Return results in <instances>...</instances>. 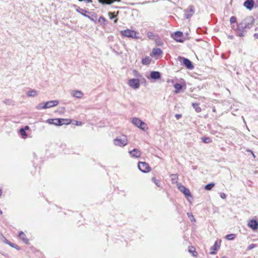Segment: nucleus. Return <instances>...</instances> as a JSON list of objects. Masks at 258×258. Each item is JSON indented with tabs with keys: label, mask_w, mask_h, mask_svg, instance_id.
Returning a JSON list of instances; mask_svg holds the SVG:
<instances>
[{
	"label": "nucleus",
	"mask_w": 258,
	"mask_h": 258,
	"mask_svg": "<svg viewBox=\"0 0 258 258\" xmlns=\"http://www.w3.org/2000/svg\"><path fill=\"white\" fill-rule=\"evenodd\" d=\"M134 72H135V73L136 74H137V72L136 71H135Z\"/></svg>",
	"instance_id": "obj_55"
},
{
	"label": "nucleus",
	"mask_w": 258,
	"mask_h": 258,
	"mask_svg": "<svg viewBox=\"0 0 258 258\" xmlns=\"http://www.w3.org/2000/svg\"><path fill=\"white\" fill-rule=\"evenodd\" d=\"M231 23H234L236 21V18L235 17H231L230 19Z\"/></svg>",
	"instance_id": "obj_37"
},
{
	"label": "nucleus",
	"mask_w": 258,
	"mask_h": 258,
	"mask_svg": "<svg viewBox=\"0 0 258 258\" xmlns=\"http://www.w3.org/2000/svg\"><path fill=\"white\" fill-rule=\"evenodd\" d=\"M195 13V8L193 6H189L184 11V16L186 19H188L191 17Z\"/></svg>",
	"instance_id": "obj_6"
},
{
	"label": "nucleus",
	"mask_w": 258,
	"mask_h": 258,
	"mask_svg": "<svg viewBox=\"0 0 258 258\" xmlns=\"http://www.w3.org/2000/svg\"><path fill=\"white\" fill-rule=\"evenodd\" d=\"M55 119H49L47 120V122L49 124H53L54 121H55Z\"/></svg>",
	"instance_id": "obj_38"
},
{
	"label": "nucleus",
	"mask_w": 258,
	"mask_h": 258,
	"mask_svg": "<svg viewBox=\"0 0 258 258\" xmlns=\"http://www.w3.org/2000/svg\"><path fill=\"white\" fill-rule=\"evenodd\" d=\"M187 215L191 221H195V219L194 218V216L191 213H188Z\"/></svg>",
	"instance_id": "obj_35"
},
{
	"label": "nucleus",
	"mask_w": 258,
	"mask_h": 258,
	"mask_svg": "<svg viewBox=\"0 0 258 258\" xmlns=\"http://www.w3.org/2000/svg\"><path fill=\"white\" fill-rule=\"evenodd\" d=\"M29 127L28 125H26L24 129H25L26 131V130H29Z\"/></svg>",
	"instance_id": "obj_47"
},
{
	"label": "nucleus",
	"mask_w": 258,
	"mask_h": 258,
	"mask_svg": "<svg viewBox=\"0 0 258 258\" xmlns=\"http://www.w3.org/2000/svg\"><path fill=\"white\" fill-rule=\"evenodd\" d=\"M117 19H115V20H114V23H116V22H117Z\"/></svg>",
	"instance_id": "obj_51"
},
{
	"label": "nucleus",
	"mask_w": 258,
	"mask_h": 258,
	"mask_svg": "<svg viewBox=\"0 0 258 258\" xmlns=\"http://www.w3.org/2000/svg\"><path fill=\"white\" fill-rule=\"evenodd\" d=\"M174 87L175 89V93H178L180 91V90L182 89V86L181 84L176 83L174 85Z\"/></svg>",
	"instance_id": "obj_23"
},
{
	"label": "nucleus",
	"mask_w": 258,
	"mask_h": 258,
	"mask_svg": "<svg viewBox=\"0 0 258 258\" xmlns=\"http://www.w3.org/2000/svg\"><path fill=\"white\" fill-rule=\"evenodd\" d=\"M115 1L120 2V0H98V2L103 5H111Z\"/></svg>",
	"instance_id": "obj_20"
},
{
	"label": "nucleus",
	"mask_w": 258,
	"mask_h": 258,
	"mask_svg": "<svg viewBox=\"0 0 258 258\" xmlns=\"http://www.w3.org/2000/svg\"><path fill=\"white\" fill-rule=\"evenodd\" d=\"M76 124L77 125H82V122H80V121H76Z\"/></svg>",
	"instance_id": "obj_44"
},
{
	"label": "nucleus",
	"mask_w": 258,
	"mask_h": 258,
	"mask_svg": "<svg viewBox=\"0 0 258 258\" xmlns=\"http://www.w3.org/2000/svg\"><path fill=\"white\" fill-rule=\"evenodd\" d=\"M8 244L9 245H10V246H11L12 247H15L16 248H17L18 249L17 247H18V246L17 245H15L14 244L12 243V242H10V243H8Z\"/></svg>",
	"instance_id": "obj_41"
},
{
	"label": "nucleus",
	"mask_w": 258,
	"mask_h": 258,
	"mask_svg": "<svg viewBox=\"0 0 258 258\" xmlns=\"http://www.w3.org/2000/svg\"><path fill=\"white\" fill-rule=\"evenodd\" d=\"M128 85L134 89H138L140 87V81L138 79H132L129 80Z\"/></svg>",
	"instance_id": "obj_7"
},
{
	"label": "nucleus",
	"mask_w": 258,
	"mask_h": 258,
	"mask_svg": "<svg viewBox=\"0 0 258 258\" xmlns=\"http://www.w3.org/2000/svg\"><path fill=\"white\" fill-rule=\"evenodd\" d=\"M120 34L125 37H131L132 38H136V32L133 30H131L130 29H126L123 31H120Z\"/></svg>",
	"instance_id": "obj_5"
},
{
	"label": "nucleus",
	"mask_w": 258,
	"mask_h": 258,
	"mask_svg": "<svg viewBox=\"0 0 258 258\" xmlns=\"http://www.w3.org/2000/svg\"><path fill=\"white\" fill-rule=\"evenodd\" d=\"M77 11L78 12H79V13H80L81 15H83L84 16L88 18V19H89L90 20H93V19L91 18V17H90L89 16H88L87 15L85 14V13H87V11H86V10H84L83 9H80V10H77Z\"/></svg>",
	"instance_id": "obj_22"
},
{
	"label": "nucleus",
	"mask_w": 258,
	"mask_h": 258,
	"mask_svg": "<svg viewBox=\"0 0 258 258\" xmlns=\"http://www.w3.org/2000/svg\"><path fill=\"white\" fill-rule=\"evenodd\" d=\"M213 112H215V111H216V109H215V108H213Z\"/></svg>",
	"instance_id": "obj_50"
},
{
	"label": "nucleus",
	"mask_w": 258,
	"mask_h": 258,
	"mask_svg": "<svg viewBox=\"0 0 258 258\" xmlns=\"http://www.w3.org/2000/svg\"><path fill=\"white\" fill-rule=\"evenodd\" d=\"M192 106L195 108L197 112H200L202 111L201 108L199 106V104L196 103H192Z\"/></svg>",
	"instance_id": "obj_26"
},
{
	"label": "nucleus",
	"mask_w": 258,
	"mask_h": 258,
	"mask_svg": "<svg viewBox=\"0 0 258 258\" xmlns=\"http://www.w3.org/2000/svg\"><path fill=\"white\" fill-rule=\"evenodd\" d=\"M150 76L151 78L153 79H158L161 77L160 73L155 71L152 72L150 74Z\"/></svg>",
	"instance_id": "obj_19"
},
{
	"label": "nucleus",
	"mask_w": 258,
	"mask_h": 258,
	"mask_svg": "<svg viewBox=\"0 0 258 258\" xmlns=\"http://www.w3.org/2000/svg\"><path fill=\"white\" fill-rule=\"evenodd\" d=\"M5 242H6V243L8 244V243H10V242H9L8 240H7L6 239H5Z\"/></svg>",
	"instance_id": "obj_48"
},
{
	"label": "nucleus",
	"mask_w": 258,
	"mask_h": 258,
	"mask_svg": "<svg viewBox=\"0 0 258 258\" xmlns=\"http://www.w3.org/2000/svg\"><path fill=\"white\" fill-rule=\"evenodd\" d=\"M101 20L103 21H105V19L103 17H100L99 19V21H101Z\"/></svg>",
	"instance_id": "obj_45"
},
{
	"label": "nucleus",
	"mask_w": 258,
	"mask_h": 258,
	"mask_svg": "<svg viewBox=\"0 0 258 258\" xmlns=\"http://www.w3.org/2000/svg\"><path fill=\"white\" fill-rule=\"evenodd\" d=\"M183 63L184 66L188 69H191L194 68V66L191 64V62L187 58H183Z\"/></svg>",
	"instance_id": "obj_17"
},
{
	"label": "nucleus",
	"mask_w": 258,
	"mask_h": 258,
	"mask_svg": "<svg viewBox=\"0 0 258 258\" xmlns=\"http://www.w3.org/2000/svg\"><path fill=\"white\" fill-rule=\"evenodd\" d=\"M235 238V235L234 234H229L226 236V238L229 240H233Z\"/></svg>",
	"instance_id": "obj_30"
},
{
	"label": "nucleus",
	"mask_w": 258,
	"mask_h": 258,
	"mask_svg": "<svg viewBox=\"0 0 258 258\" xmlns=\"http://www.w3.org/2000/svg\"><path fill=\"white\" fill-rule=\"evenodd\" d=\"M44 103L46 106V108L47 109L57 106L59 102L57 100H51Z\"/></svg>",
	"instance_id": "obj_12"
},
{
	"label": "nucleus",
	"mask_w": 258,
	"mask_h": 258,
	"mask_svg": "<svg viewBox=\"0 0 258 258\" xmlns=\"http://www.w3.org/2000/svg\"><path fill=\"white\" fill-rule=\"evenodd\" d=\"M57 123H55L56 125H61L62 124H69L71 123L72 120L70 119L56 118L55 120Z\"/></svg>",
	"instance_id": "obj_8"
},
{
	"label": "nucleus",
	"mask_w": 258,
	"mask_h": 258,
	"mask_svg": "<svg viewBox=\"0 0 258 258\" xmlns=\"http://www.w3.org/2000/svg\"><path fill=\"white\" fill-rule=\"evenodd\" d=\"M210 253H211V254H215V253H216V252H214V251H211V252H210Z\"/></svg>",
	"instance_id": "obj_49"
},
{
	"label": "nucleus",
	"mask_w": 258,
	"mask_h": 258,
	"mask_svg": "<svg viewBox=\"0 0 258 258\" xmlns=\"http://www.w3.org/2000/svg\"><path fill=\"white\" fill-rule=\"evenodd\" d=\"M147 36L149 39H151V40H153L154 38V35L151 32H148L147 33Z\"/></svg>",
	"instance_id": "obj_32"
},
{
	"label": "nucleus",
	"mask_w": 258,
	"mask_h": 258,
	"mask_svg": "<svg viewBox=\"0 0 258 258\" xmlns=\"http://www.w3.org/2000/svg\"><path fill=\"white\" fill-rule=\"evenodd\" d=\"M138 166L139 169L144 173L149 172L151 170L149 164L145 162H139Z\"/></svg>",
	"instance_id": "obj_4"
},
{
	"label": "nucleus",
	"mask_w": 258,
	"mask_h": 258,
	"mask_svg": "<svg viewBox=\"0 0 258 258\" xmlns=\"http://www.w3.org/2000/svg\"><path fill=\"white\" fill-rule=\"evenodd\" d=\"M254 23V19L252 17L247 18L242 22L238 24L237 33L238 36L243 37L244 36V30L246 29H250L252 27Z\"/></svg>",
	"instance_id": "obj_1"
},
{
	"label": "nucleus",
	"mask_w": 258,
	"mask_h": 258,
	"mask_svg": "<svg viewBox=\"0 0 258 258\" xmlns=\"http://www.w3.org/2000/svg\"><path fill=\"white\" fill-rule=\"evenodd\" d=\"M254 37L256 39H258V34L255 33L253 35Z\"/></svg>",
	"instance_id": "obj_46"
},
{
	"label": "nucleus",
	"mask_w": 258,
	"mask_h": 258,
	"mask_svg": "<svg viewBox=\"0 0 258 258\" xmlns=\"http://www.w3.org/2000/svg\"><path fill=\"white\" fill-rule=\"evenodd\" d=\"M175 117L177 119H178L181 117V115L179 114H176Z\"/></svg>",
	"instance_id": "obj_43"
},
{
	"label": "nucleus",
	"mask_w": 258,
	"mask_h": 258,
	"mask_svg": "<svg viewBox=\"0 0 258 258\" xmlns=\"http://www.w3.org/2000/svg\"><path fill=\"white\" fill-rule=\"evenodd\" d=\"M19 236L20 238L24 242L28 243V239L26 238V235L23 232L21 231L20 232Z\"/></svg>",
	"instance_id": "obj_21"
},
{
	"label": "nucleus",
	"mask_w": 258,
	"mask_h": 258,
	"mask_svg": "<svg viewBox=\"0 0 258 258\" xmlns=\"http://www.w3.org/2000/svg\"><path fill=\"white\" fill-rule=\"evenodd\" d=\"M215 185V184L214 183H210L208 184H207L205 186V188L206 190H211Z\"/></svg>",
	"instance_id": "obj_29"
},
{
	"label": "nucleus",
	"mask_w": 258,
	"mask_h": 258,
	"mask_svg": "<svg viewBox=\"0 0 258 258\" xmlns=\"http://www.w3.org/2000/svg\"><path fill=\"white\" fill-rule=\"evenodd\" d=\"M183 34L180 31H177L174 33V39L177 42H182L183 40L182 39Z\"/></svg>",
	"instance_id": "obj_14"
},
{
	"label": "nucleus",
	"mask_w": 258,
	"mask_h": 258,
	"mask_svg": "<svg viewBox=\"0 0 258 258\" xmlns=\"http://www.w3.org/2000/svg\"><path fill=\"white\" fill-rule=\"evenodd\" d=\"M188 251L190 253H191L193 256H196L197 254V252L195 251V248L194 247H191V248L188 249Z\"/></svg>",
	"instance_id": "obj_34"
},
{
	"label": "nucleus",
	"mask_w": 258,
	"mask_h": 258,
	"mask_svg": "<svg viewBox=\"0 0 258 258\" xmlns=\"http://www.w3.org/2000/svg\"><path fill=\"white\" fill-rule=\"evenodd\" d=\"M253 0H246L243 4V6L248 10H251L253 7Z\"/></svg>",
	"instance_id": "obj_15"
},
{
	"label": "nucleus",
	"mask_w": 258,
	"mask_h": 258,
	"mask_svg": "<svg viewBox=\"0 0 258 258\" xmlns=\"http://www.w3.org/2000/svg\"><path fill=\"white\" fill-rule=\"evenodd\" d=\"M221 244V240H217L213 246L211 248L214 250H217Z\"/></svg>",
	"instance_id": "obj_24"
},
{
	"label": "nucleus",
	"mask_w": 258,
	"mask_h": 258,
	"mask_svg": "<svg viewBox=\"0 0 258 258\" xmlns=\"http://www.w3.org/2000/svg\"><path fill=\"white\" fill-rule=\"evenodd\" d=\"M247 151H248V152H251V153H252L251 151H250V150H247Z\"/></svg>",
	"instance_id": "obj_54"
},
{
	"label": "nucleus",
	"mask_w": 258,
	"mask_h": 258,
	"mask_svg": "<svg viewBox=\"0 0 258 258\" xmlns=\"http://www.w3.org/2000/svg\"><path fill=\"white\" fill-rule=\"evenodd\" d=\"M36 108L37 110H41V109H46L45 103L44 102V103H41L38 104L36 106Z\"/></svg>",
	"instance_id": "obj_27"
},
{
	"label": "nucleus",
	"mask_w": 258,
	"mask_h": 258,
	"mask_svg": "<svg viewBox=\"0 0 258 258\" xmlns=\"http://www.w3.org/2000/svg\"><path fill=\"white\" fill-rule=\"evenodd\" d=\"M132 122L135 126L143 131H145V129L147 128V124L145 122L142 121L141 119H140L138 118H133Z\"/></svg>",
	"instance_id": "obj_2"
},
{
	"label": "nucleus",
	"mask_w": 258,
	"mask_h": 258,
	"mask_svg": "<svg viewBox=\"0 0 258 258\" xmlns=\"http://www.w3.org/2000/svg\"><path fill=\"white\" fill-rule=\"evenodd\" d=\"M113 143L115 146L124 147L127 143V138L125 136H122L121 137L117 138L113 140Z\"/></svg>",
	"instance_id": "obj_3"
},
{
	"label": "nucleus",
	"mask_w": 258,
	"mask_h": 258,
	"mask_svg": "<svg viewBox=\"0 0 258 258\" xmlns=\"http://www.w3.org/2000/svg\"><path fill=\"white\" fill-rule=\"evenodd\" d=\"M55 123H57V121H54L53 124H55Z\"/></svg>",
	"instance_id": "obj_52"
},
{
	"label": "nucleus",
	"mask_w": 258,
	"mask_h": 258,
	"mask_svg": "<svg viewBox=\"0 0 258 258\" xmlns=\"http://www.w3.org/2000/svg\"><path fill=\"white\" fill-rule=\"evenodd\" d=\"M38 92L36 90H30L26 92L27 97H35L37 96Z\"/></svg>",
	"instance_id": "obj_16"
},
{
	"label": "nucleus",
	"mask_w": 258,
	"mask_h": 258,
	"mask_svg": "<svg viewBox=\"0 0 258 258\" xmlns=\"http://www.w3.org/2000/svg\"><path fill=\"white\" fill-rule=\"evenodd\" d=\"M247 226L253 230H255L258 228V222L255 220H250L248 223Z\"/></svg>",
	"instance_id": "obj_10"
},
{
	"label": "nucleus",
	"mask_w": 258,
	"mask_h": 258,
	"mask_svg": "<svg viewBox=\"0 0 258 258\" xmlns=\"http://www.w3.org/2000/svg\"><path fill=\"white\" fill-rule=\"evenodd\" d=\"M255 247V244H251L250 245H249L247 248V249L248 250H250L252 248H253L254 247Z\"/></svg>",
	"instance_id": "obj_39"
},
{
	"label": "nucleus",
	"mask_w": 258,
	"mask_h": 258,
	"mask_svg": "<svg viewBox=\"0 0 258 258\" xmlns=\"http://www.w3.org/2000/svg\"><path fill=\"white\" fill-rule=\"evenodd\" d=\"M152 180L155 183V184L158 187L160 186V182L159 180H157L155 177L152 178Z\"/></svg>",
	"instance_id": "obj_33"
},
{
	"label": "nucleus",
	"mask_w": 258,
	"mask_h": 258,
	"mask_svg": "<svg viewBox=\"0 0 258 258\" xmlns=\"http://www.w3.org/2000/svg\"><path fill=\"white\" fill-rule=\"evenodd\" d=\"M108 15L109 16L110 19H112L116 17V16L114 15V14L113 13H111V12H109Z\"/></svg>",
	"instance_id": "obj_36"
},
{
	"label": "nucleus",
	"mask_w": 258,
	"mask_h": 258,
	"mask_svg": "<svg viewBox=\"0 0 258 258\" xmlns=\"http://www.w3.org/2000/svg\"><path fill=\"white\" fill-rule=\"evenodd\" d=\"M128 153L131 155V157L136 158L140 157L141 155V152L137 149H134L133 150L129 151Z\"/></svg>",
	"instance_id": "obj_13"
},
{
	"label": "nucleus",
	"mask_w": 258,
	"mask_h": 258,
	"mask_svg": "<svg viewBox=\"0 0 258 258\" xmlns=\"http://www.w3.org/2000/svg\"><path fill=\"white\" fill-rule=\"evenodd\" d=\"M2 212L0 210V214H2Z\"/></svg>",
	"instance_id": "obj_56"
},
{
	"label": "nucleus",
	"mask_w": 258,
	"mask_h": 258,
	"mask_svg": "<svg viewBox=\"0 0 258 258\" xmlns=\"http://www.w3.org/2000/svg\"><path fill=\"white\" fill-rule=\"evenodd\" d=\"M171 179L173 181H174V180H176V178H177V177H176V175H174V174H172L171 175Z\"/></svg>",
	"instance_id": "obj_42"
},
{
	"label": "nucleus",
	"mask_w": 258,
	"mask_h": 258,
	"mask_svg": "<svg viewBox=\"0 0 258 258\" xmlns=\"http://www.w3.org/2000/svg\"><path fill=\"white\" fill-rule=\"evenodd\" d=\"M220 197H221L222 199H225V198H226V195H225L224 193H223V192H221V193H220Z\"/></svg>",
	"instance_id": "obj_40"
},
{
	"label": "nucleus",
	"mask_w": 258,
	"mask_h": 258,
	"mask_svg": "<svg viewBox=\"0 0 258 258\" xmlns=\"http://www.w3.org/2000/svg\"><path fill=\"white\" fill-rule=\"evenodd\" d=\"M151 61V58L148 56L142 59V63L145 65L149 64Z\"/></svg>",
	"instance_id": "obj_25"
},
{
	"label": "nucleus",
	"mask_w": 258,
	"mask_h": 258,
	"mask_svg": "<svg viewBox=\"0 0 258 258\" xmlns=\"http://www.w3.org/2000/svg\"><path fill=\"white\" fill-rule=\"evenodd\" d=\"M71 95L73 97L81 98L83 96L84 93L81 91L73 90L71 92Z\"/></svg>",
	"instance_id": "obj_11"
},
{
	"label": "nucleus",
	"mask_w": 258,
	"mask_h": 258,
	"mask_svg": "<svg viewBox=\"0 0 258 258\" xmlns=\"http://www.w3.org/2000/svg\"><path fill=\"white\" fill-rule=\"evenodd\" d=\"M178 189L182 192L185 197L187 198L188 197H191V195L189 190L186 188L184 186L181 185V184H178Z\"/></svg>",
	"instance_id": "obj_9"
},
{
	"label": "nucleus",
	"mask_w": 258,
	"mask_h": 258,
	"mask_svg": "<svg viewBox=\"0 0 258 258\" xmlns=\"http://www.w3.org/2000/svg\"><path fill=\"white\" fill-rule=\"evenodd\" d=\"M179 58V59H182V58L181 57H179V58Z\"/></svg>",
	"instance_id": "obj_53"
},
{
	"label": "nucleus",
	"mask_w": 258,
	"mask_h": 258,
	"mask_svg": "<svg viewBox=\"0 0 258 258\" xmlns=\"http://www.w3.org/2000/svg\"><path fill=\"white\" fill-rule=\"evenodd\" d=\"M202 141L205 143H210L212 142L211 139L210 138L203 137L202 138Z\"/></svg>",
	"instance_id": "obj_31"
},
{
	"label": "nucleus",
	"mask_w": 258,
	"mask_h": 258,
	"mask_svg": "<svg viewBox=\"0 0 258 258\" xmlns=\"http://www.w3.org/2000/svg\"><path fill=\"white\" fill-rule=\"evenodd\" d=\"M20 133L22 137V138L23 139H26L27 136V133H26V131H25V130L23 128H21L20 130Z\"/></svg>",
	"instance_id": "obj_28"
},
{
	"label": "nucleus",
	"mask_w": 258,
	"mask_h": 258,
	"mask_svg": "<svg viewBox=\"0 0 258 258\" xmlns=\"http://www.w3.org/2000/svg\"><path fill=\"white\" fill-rule=\"evenodd\" d=\"M162 51L160 48H154L152 50L151 56H159L162 54Z\"/></svg>",
	"instance_id": "obj_18"
}]
</instances>
